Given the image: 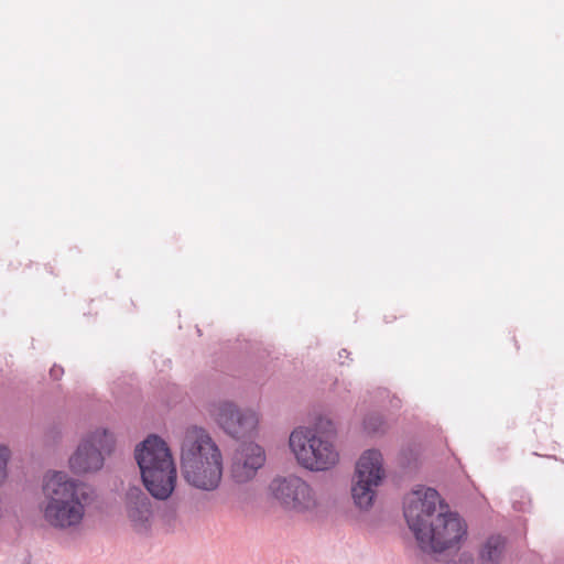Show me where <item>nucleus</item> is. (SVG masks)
Listing matches in <instances>:
<instances>
[{"mask_svg":"<svg viewBox=\"0 0 564 564\" xmlns=\"http://www.w3.org/2000/svg\"><path fill=\"white\" fill-rule=\"evenodd\" d=\"M403 514L420 549L442 553L457 546L467 534V525L455 512L444 511L436 489L417 486L404 498Z\"/></svg>","mask_w":564,"mask_h":564,"instance_id":"f257e3e1","label":"nucleus"},{"mask_svg":"<svg viewBox=\"0 0 564 564\" xmlns=\"http://www.w3.org/2000/svg\"><path fill=\"white\" fill-rule=\"evenodd\" d=\"M41 511L48 527L58 531L77 530L85 517L88 495L85 486L64 471H53L43 482Z\"/></svg>","mask_w":564,"mask_h":564,"instance_id":"f03ea898","label":"nucleus"},{"mask_svg":"<svg viewBox=\"0 0 564 564\" xmlns=\"http://www.w3.org/2000/svg\"><path fill=\"white\" fill-rule=\"evenodd\" d=\"M181 470L193 487L213 491L223 476L221 453L210 435L202 427H187L181 441Z\"/></svg>","mask_w":564,"mask_h":564,"instance_id":"7ed1b4c3","label":"nucleus"},{"mask_svg":"<svg viewBox=\"0 0 564 564\" xmlns=\"http://www.w3.org/2000/svg\"><path fill=\"white\" fill-rule=\"evenodd\" d=\"M142 482L158 500L167 499L175 489L176 466L167 444L158 435H149L134 451Z\"/></svg>","mask_w":564,"mask_h":564,"instance_id":"20e7f679","label":"nucleus"},{"mask_svg":"<svg viewBox=\"0 0 564 564\" xmlns=\"http://www.w3.org/2000/svg\"><path fill=\"white\" fill-rule=\"evenodd\" d=\"M334 433L335 425L326 417H319L314 427H296L290 435L289 445L297 463L311 471H324L334 467L339 458L328 438Z\"/></svg>","mask_w":564,"mask_h":564,"instance_id":"39448f33","label":"nucleus"},{"mask_svg":"<svg viewBox=\"0 0 564 564\" xmlns=\"http://www.w3.org/2000/svg\"><path fill=\"white\" fill-rule=\"evenodd\" d=\"M273 497L286 511L316 519L323 512L316 492L299 476L276 477L270 484Z\"/></svg>","mask_w":564,"mask_h":564,"instance_id":"423d86ee","label":"nucleus"},{"mask_svg":"<svg viewBox=\"0 0 564 564\" xmlns=\"http://www.w3.org/2000/svg\"><path fill=\"white\" fill-rule=\"evenodd\" d=\"M384 477L382 455L377 449H368L359 457L351 480V498L356 507L367 510L372 507L377 488Z\"/></svg>","mask_w":564,"mask_h":564,"instance_id":"0eeeda50","label":"nucleus"},{"mask_svg":"<svg viewBox=\"0 0 564 564\" xmlns=\"http://www.w3.org/2000/svg\"><path fill=\"white\" fill-rule=\"evenodd\" d=\"M115 444L112 434L106 429L89 433L69 458L70 469L75 474L99 470L104 465V454L111 452Z\"/></svg>","mask_w":564,"mask_h":564,"instance_id":"6e6552de","label":"nucleus"},{"mask_svg":"<svg viewBox=\"0 0 564 564\" xmlns=\"http://www.w3.org/2000/svg\"><path fill=\"white\" fill-rule=\"evenodd\" d=\"M209 412L218 426L236 440L251 436L258 425L256 412L240 410L231 401H215L210 403Z\"/></svg>","mask_w":564,"mask_h":564,"instance_id":"1a4fd4ad","label":"nucleus"},{"mask_svg":"<svg viewBox=\"0 0 564 564\" xmlns=\"http://www.w3.org/2000/svg\"><path fill=\"white\" fill-rule=\"evenodd\" d=\"M265 462L264 451L253 442H243L232 458L231 475L236 482L250 480Z\"/></svg>","mask_w":564,"mask_h":564,"instance_id":"9d476101","label":"nucleus"},{"mask_svg":"<svg viewBox=\"0 0 564 564\" xmlns=\"http://www.w3.org/2000/svg\"><path fill=\"white\" fill-rule=\"evenodd\" d=\"M127 511L130 521L139 532L147 531L152 517V506L148 495L138 486L127 490Z\"/></svg>","mask_w":564,"mask_h":564,"instance_id":"9b49d317","label":"nucleus"},{"mask_svg":"<svg viewBox=\"0 0 564 564\" xmlns=\"http://www.w3.org/2000/svg\"><path fill=\"white\" fill-rule=\"evenodd\" d=\"M506 547V540L501 535L489 536L479 550L481 563L498 564L502 558Z\"/></svg>","mask_w":564,"mask_h":564,"instance_id":"f8f14e48","label":"nucleus"},{"mask_svg":"<svg viewBox=\"0 0 564 564\" xmlns=\"http://www.w3.org/2000/svg\"><path fill=\"white\" fill-rule=\"evenodd\" d=\"M362 426L367 434H380L386 431V421L380 413L369 412L364 419Z\"/></svg>","mask_w":564,"mask_h":564,"instance_id":"ddd939ff","label":"nucleus"},{"mask_svg":"<svg viewBox=\"0 0 564 564\" xmlns=\"http://www.w3.org/2000/svg\"><path fill=\"white\" fill-rule=\"evenodd\" d=\"M10 456L11 452L9 447L6 445H0V485H2L8 476V462Z\"/></svg>","mask_w":564,"mask_h":564,"instance_id":"4468645a","label":"nucleus"},{"mask_svg":"<svg viewBox=\"0 0 564 564\" xmlns=\"http://www.w3.org/2000/svg\"><path fill=\"white\" fill-rule=\"evenodd\" d=\"M63 373H64V369L57 365H54L50 370V376L54 380H58Z\"/></svg>","mask_w":564,"mask_h":564,"instance_id":"2eb2a0df","label":"nucleus"},{"mask_svg":"<svg viewBox=\"0 0 564 564\" xmlns=\"http://www.w3.org/2000/svg\"><path fill=\"white\" fill-rule=\"evenodd\" d=\"M527 505H528L527 502H518V501L512 502L513 509L517 511H522V512L528 510Z\"/></svg>","mask_w":564,"mask_h":564,"instance_id":"dca6fc26","label":"nucleus"},{"mask_svg":"<svg viewBox=\"0 0 564 564\" xmlns=\"http://www.w3.org/2000/svg\"><path fill=\"white\" fill-rule=\"evenodd\" d=\"M348 355H349V352H348L346 349H341V350L338 352V357H339V358H343V357L348 356Z\"/></svg>","mask_w":564,"mask_h":564,"instance_id":"f3484780","label":"nucleus"},{"mask_svg":"<svg viewBox=\"0 0 564 564\" xmlns=\"http://www.w3.org/2000/svg\"><path fill=\"white\" fill-rule=\"evenodd\" d=\"M446 564H457L456 562H447Z\"/></svg>","mask_w":564,"mask_h":564,"instance_id":"a211bd4d","label":"nucleus"}]
</instances>
